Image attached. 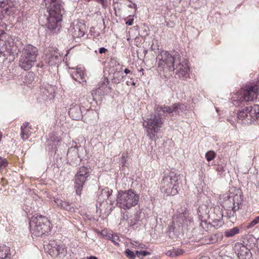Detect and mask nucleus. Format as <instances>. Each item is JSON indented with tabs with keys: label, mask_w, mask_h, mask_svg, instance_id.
<instances>
[{
	"label": "nucleus",
	"mask_w": 259,
	"mask_h": 259,
	"mask_svg": "<svg viewBox=\"0 0 259 259\" xmlns=\"http://www.w3.org/2000/svg\"><path fill=\"white\" fill-rule=\"evenodd\" d=\"M259 223V215L255 217L248 225L246 226L247 229H250Z\"/></svg>",
	"instance_id": "4c0bfd02"
},
{
	"label": "nucleus",
	"mask_w": 259,
	"mask_h": 259,
	"mask_svg": "<svg viewBox=\"0 0 259 259\" xmlns=\"http://www.w3.org/2000/svg\"><path fill=\"white\" fill-rule=\"evenodd\" d=\"M30 230L32 235L39 237L50 231V222L48 218L41 215L33 216L29 222Z\"/></svg>",
	"instance_id": "423d86ee"
},
{
	"label": "nucleus",
	"mask_w": 259,
	"mask_h": 259,
	"mask_svg": "<svg viewBox=\"0 0 259 259\" xmlns=\"http://www.w3.org/2000/svg\"><path fill=\"white\" fill-rule=\"evenodd\" d=\"M90 167L81 166L79 168L75 176L74 188L77 195H80L85 183L88 180L90 176Z\"/></svg>",
	"instance_id": "9d476101"
},
{
	"label": "nucleus",
	"mask_w": 259,
	"mask_h": 259,
	"mask_svg": "<svg viewBox=\"0 0 259 259\" xmlns=\"http://www.w3.org/2000/svg\"><path fill=\"white\" fill-rule=\"evenodd\" d=\"M99 51L100 54H103L105 53L107 51V50L104 47H101L99 48Z\"/></svg>",
	"instance_id": "c03bdc74"
},
{
	"label": "nucleus",
	"mask_w": 259,
	"mask_h": 259,
	"mask_svg": "<svg viewBox=\"0 0 259 259\" xmlns=\"http://www.w3.org/2000/svg\"><path fill=\"white\" fill-rule=\"evenodd\" d=\"M176 70V73L180 77L187 78L189 74L190 68L187 61L180 56L179 61L177 62L174 66V70Z\"/></svg>",
	"instance_id": "f8f14e48"
},
{
	"label": "nucleus",
	"mask_w": 259,
	"mask_h": 259,
	"mask_svg": "<svg viewBox=\"0 0 259 259\" xmlns=\"http://www.w3.org/2000/svg\"><path fill=\"white\" fill-rule=\"evenodd\" d=\"M38 55V51L36 47L30 44L26 45L22 52L19 66L25 70H29L36 62Z\"/></svg>",
	"instance_id": "39448f33"
},
{
	"label": "nucleus",
	"mask_w": 259,
	"mask_h": 259,
	"mask_svg": "<svg viewBox=\"0 0 259 259\" xmlns=\"http://www.w3.org/2000/svg\"><path fill=\"white\" fill-rule=\"evenodd\" d=\"M217 214L215 216V212L213 214H211L212 220H213V223H217V226H220L222 224V219L223 216V214L219 209H216Z\"/></svg>",
	"instance_id": "412c9836"
},
{
	"label": "nucleus",
	"mask_w": 259,
	"mask_h": 259,
	"mask_svg": "<svg viewBox=\"0 0 259 259\" xmlns=\"http://www.w3.org/2000/svg\"><path fill=\"white\" fill-rule=\"evenodd\" d=\"M87 259H98V258L95 256H90L87 257Z\"/></svg>",
	"instance_id": "603ef678"
},
{
	"label": "nucleus",
	"mask_w": 259,
	"mask_h": 259,
	"mask_svg": "<svg viewBox=\"0 0 259 259\" xmlns=\"http://www.w3.org/2000/svg\"><path fill=\"white\" fill-rule=\"evenodd\" d=\"M109 83V81L108 78L107 77H104L103 78V80L102 81V82L99 83L98 90H101L102 89L107 88V87H108V89H111V88L110 87L109 85H108Z\"/></svg>",
	"instance_id": "bb28decb"
},
{
	"label": "nucleus",
	"mask_w": 259,
	"mask_h": 259,
	"mask_svg": "<svg viewBox=\"0 0 259 259\" xmlns=\"http://www.w3.org/2000/svg\"><path fill=\"white\" fill-rule=\"evenodd\" d=\"M126 84H127V85H129V84H128V81H127V82H126Z\"/></svg>",
	"instance_id": "13d9d810"
},
{
	"label": "nucleus",
	"mask_w": 259,
	"mask_h": 259,
	"mask_svg": "<svg viewBox=\"0 0 259 259\" xmlns=\"http://www.w3.org/2000/svg\"><path fill=\"white\" fill-rule=\"evenodd\" d=\"M60 56L56 55L55 53L49 55L47 61L49 65H54L59 62Z\"/></svg>",
	"instance_id": "b1692460"
},
{
	"label": "nucleus",
	"mask_w": 259,
	"mask_h": 259,
	"mask_svg": "<svg viewBox=\"0 0 259 259\" xmlns=\"http://www.w3.org/2000/svg\"><path fill=\"white\" fill-rule=\"evenodd\" d=\"M132 85H135L136 83H135V82L133 81V82H132Z\"/></svg>",
	"instance_id": "4d7b16f0"
},
{
	"label": "nucleus",
	"mask_w": 259,
	"mask_h": 259,
	"mask_svg": "<svg viewBox=\"0 0 259 259\" xmlns=\"http://www.w3.org/2000/svg\"><path fill=\"white\" fill-rule=\"evenodd\" d=\"M233 249L239 258H240V256H243V255L251 252L250 249L244 244H235Z\"/></svg>",
	"instance_id": "aec40b11"
},
{
	"label": "nucleus",
	"mask_w": 259,
	"mask_h": 259,
	"mask_svg": "<svg viewBox=\"0 0 259 259\" xmlns=\"http://www.w3.org/2000/svg\"><path fill=\"white\" fill-rule=\"evenodd\" d=\"M121 162L122 163H124L125 162V158L124 156L123 155L122 156Z\"/></svg>",
	"instance_id": "864d4df0"
},
{
	"label": "nucleus",
	"mask_w": 259,
	"mask_h": 259,
	"mask_svg": "<svg viewBox=\"0 0 259 259\" xmlns=\"http://www.w3.org/2000/svg\"><path fill=\"white\" fill-rule=\"evenodd\" d=\"M139 246H140V247L141 248H145V247H146L145 245V244H144V243H142V244H139Z\"/></svg>",
	"instance_id": "5fc2aeb1"
},
{
	"label": "nucleus",
	"mask_w": 259,
	"mask_h": 259,
	"mask_svg": "<svg viewBox=\"0 0 259 259\" xmlns=\"http://www.w3.org/2000/svg\"><path fill=\"white\" fill-rule=\"evenodd\" d=\"M163 106L156 105L154 109L157 112V114L151 115L144 119L143 126L145 128L147 136L152 140H155V135L159 132L163 123L160 111L163 112Z\"/></svg>",
	"instance_id": "f03ea898"
},
{
	"label": "nucleus",
	"mask_w": 259,
	"mask_h": 259,
	"mask_svg": "<svg viewBox=\"0 0 259 259\" xmlns=\"http://www.w3.org/2000/svg\"><path fill=\"white\" fill-rule=\"evenodd\" d=\"M49 16L47 18L48 28L53 33L57 32L61 27L64 9L60 0H50L48 8Z\"/></svg>",
	"instance_id": "f257e3e1"
},
{
	"label": "nucleus",
	"mask_w": 259,
	"mask_h": 259,
	"mask_svg": "<svg viewBox=\"0 0 259 259\" xmlns=\"http://www.w3.org/2000/svg\"><path fill=\"white\" fill-rule=\"evenodd\" d=\"M125 254L130 259H135L136 258V254L129 249L125 250Z\"/></svg>",
	"instance_id": "e433bc0d"
},
{
	"label": "nucleus",
	"mask_w": 259,
	"mask_h": 259,
	"mask_svg": "<svg viewBox=\"0 0 259 259\" xmlns=\"http://www.w3.org/2000/svg\"><path fill=\"white\" fill-rule=\"evenodd\" d=\"M216 170L219 172H223L225 171L223 165H218L216 168Z\"/></svg>",
	"instance_id": "37998d69"
},
{
	"label": "nucleus",
	"mask_w": 259,
	"mask_h": 259,
	"mask_svg": "<svg viewBox=\"0 0 259 259\" xmlns=\"http://www.w3.org/2000/svg\"><path fill=\"white\" fill-rule=\"evenodd\" d=\"M203 224H204L206 225V222L202 221L201 223L200 224V226H201L202 228L204 229V227L203 226H204Z\"/></svg>",
	"instance_id": "8fccbe9b"
},
{
	"label": "nucleus",
	"mask_w": 259,
	"mask_h": 259,
	"mask_svg": "<svg viewBox=\"0 0 259 259\" xmlns=\"http://www.w3.org/2000/svg\"><path fill=\"white\" fill-rule=\"evenodd\" d=\"M35 74L32 72H29L25 76V81L26 83L32 84L35 81Z\"/></svg>",
	"instance_id": "a878e982"
},
{
	"label": "nucleus",
	"mask_w": 259,
	"mask_h": 259,
	"mask_svg": "<svg viewBox=\"0 0 259 259\" xmlns=\"http://www.w3.org/2000/svg\"><path fill=\"white\" fill-rule=\"evenodd\" d=\"M185 251L182 249H177L176 251H173L169 254V256L171 257L176 256L181 254H182Z\"/></svg>",
	"instance_id": "58836bf2"
},
{
	"label": "nucleus",
	"mask_w": 259,
	"mask_h": 259,
	"mask_svg": "<svg viewBox=\"0 0 259 259\" xmlns=\"http://www.w3.org/2000/svg\"><path fill=\"white\" fill-rule=\"evenodd\" d=\"M31 128H22L21 130V136L23 140L27 139L30 135Z\"/></svg>",
	"instance_id": "c85d7f7f"
},
{
	"label": "nucleus",
	"mask_w": 259,
	"mask_h": 259,
	"mask_svg": "<svg viewBox=\"0 0 259 259\" xmlns=\"http://www.w3.org/2000/svg\"><path fill=\"white\" fill-rule=\"evenodd\" d=\"M180 55L177 53H170L166 51L160 52L157 59L159 60L158 66L160 70L163 71H174V66L179 61Z\"/></svg>",
	"instance_id": "0eeeda50"
},
{
	"label": "nucleus",
	"mask_w": 259,
	"mask_h": 259,
	"mask_svg": "<svg viewBox=\"0 0 259 259\" xmlns=\"http://www.w3.org/2000/svg\"><path fill=\"white\" fill-rule=\"evenodd\" d=\"M54 201L57 206L62 210H66L69 212L73 213L75 212V208L71 206V204L69 202L63 201L59 198H54Z\"/></svg>",
	"instance_id": "a211bd4d"
},
{
	"label": "nucleus",
	"mask_w": 259,
	"mask_h": 259,
	"mask_svg": "<svg viewBox=\"0 0 259 259\" xmlns=\"http://www.w3.org/2000/svg\"><path fill=\"white\" fill-rule=\"evenodd\" d=\"M9 39L8 40V44L9 45V47L11 48L10 49L11 50V51L12 52V51H16V49H14L15 47L13 45V44L12 45H11L10 43L9 42V41L11 40H12V38L11 37V38H9Z\"/></svg>",
	"instance_id": "79ce46f5"
},
{
	"label": "nucleus",
	"mask_w": 259,
	"mask_h": 259,
	"mask_svg": "<svg viewBox=\"0 0 259 259\" xmlns=\"http://www.w3.org/2000/svg\"><path fill=\"white\" fill-rule=\"evenodd\" d=\"M124 72L125 74H128L131 72V70L127 68L124 69Z\"/></svg>",
	"instance_id": "3c124183"
},
{
	"label": "nucleus",
	"mask_w": 259,
	"mask_h": 259,
	"mask_svg": "<svg viewBox=\"0 0 259 259\" xmlns=\"http://www.w3.org/2000/svg\"><path fill=\"white\" fill-rule=\"evenodd\" d=\"M53 245L54 250H56L58 254L64 253L65 249L64 244H53Z\"/></svg>",
	"instance_id": "c756f323"
},
{
	"label": "nucleus",
	"mask_w": 259,
	"mask_h": 259,
	"mask_svg": "<svg viewBox=\"0 0 259 259\" xmlns=\"http://www.w3.org/2000/svg\"><path fill=\"white\" fill-rule=\"evenodd\" d=\"M237 119L244 125L251 124L256 119L259 118V105L245 107L240 110L237 113Z\"/></svg>",
	"instance_id": "6e6552de"
},
{
	"label": "nucleus",
	"mask_w": 259,
	"mask_h": 259,
	"mask_svg": "<svg viewBox=\"0 0 259 259\" xmlns=\"http://www.w3.org/2000/svg\"><path fill=\"white\" fill-rule=\"evenodd\" d=\"M182 176L177 175L173 171L165 175L162 181L163 187L165 188L164 192L168 195H175L178 193V189L181 183Z\"/></svg>",
	"instance_id": "1a4fd4ad"
},
{
	"label": "nucleus",
	"mask_w": 259,
	"mask_h": 259,
	"mask_svg": "<svg viewBox=\"0 0 259 259\" xmlns=\"http://www.w3.org/2000/svg\"><path fill=\"white\" fill-rule=\"evenodd\" d=\"M98 234H100L103 238L107 240H110L113 243H118V241H121L120 237L117 234H112L109 232L107 230H103L101 232L98 231Z\"/></svg>",
	"instance_id": "f3484780"
},
{
	"label": "nucleus",
	"mask_w": 259,
	"mask_h": 259,
	"mask_svg": "<svg viewBox=\"0 0 259 259\" xmlns=\"http://www.w3.org/2000/svg\"><path fill=\"white\" fill-rule=\"evenodd\" d=\"M55 91V87L47 83H44L40 87V94L45 100L53 99Z\"/></svg>",
	"instance_id": "4468645a"
},
{
	"label": "nucleus",
	"mask_w": 259,
	"mask_h": 259,
	"mask_svg": "<svg viewBox=\"0 0 259 259\" xmlns=\"http://www.w3.org/2000/svg\"><path fill=\"white\" fill-rule=\"evenodd\" d=\"M243 206V197L241 194L235 195L232 200L229 199L225 202V208L227 210L228 218H234L236 212L242 208Z\"/></svg>",
	"instance_id": "9b49d317"
},
{
	"label": "nucleus",
	"mask_w": 259,
	"mask_h": 259,
	"mask_svg": "<svg viewBox=\"0 0 259 259\" xmlns=\"http://www.w3.org/2000/svg\"><path fill=\"white\" fill-rule=\"evenodd\" d=\"M5 2L0 1V8L3 7V5H5ZM4 15L2 13V12L0 11V25L2 26L3 28H6L7 27V25L2 21V19L4 17Z\"/></svg>",
	"instance_id": "72a5a7b5"
},
{
	"label": "nucleus",
	"mask_w": 259,
	"mask_h": 259,
	"mask_svg": "<svg viewBox=\"0 0 259 259\" xmlns=\"http://www.w3.org/2000/svg\"><path fill=\"white\" fill-rule=\"evenodd\" d=\"M239 259H253L252 257V253L250 252L246 254V255H243V256H240Z\"/></svg>",
	"instance_id": "a19ab883"
},
{
	"label": "nucleus",
	"mask_w": 259,
	"mask_h": 259,
	"mask_svg": "<svg viewBox=\"0 0 259 259\" xmlns=\"http://www.w3.org/2000/svg\"><path fill=\"white\" fill-rule=\"evenodd\" d=\"M60 141V139L58 137L54 134L50 135L48 140V145H52V149L54 148V146L56 147L57 143Z\"/></svg>",
	"instance_id": "4be33fe9"
},
{
	"label": "nucleus",
	"mask_w": 259,
	"mask_h": 259,
	"mask_svg": "<svg viewBox=\"0 0 259 259\" xmlns=\"http://www.w3.org/2000/svg\"><path fill=\"white\" fill-rule=\"evenodd\" d=\"M70 116L75 120H79L83 118L81 107L78 105L72 104L69 110Z\"/></svg>",
	"instance_id": "2eb2a0df"
},
{
	"label": "nucleus",
	"mask_w": 259,
	"mask_h": 259,
	"mask_svg": "<svg viewBox=\"0 0 259 259\" xmlns=\"http://www.w3.org/2000/svg\"><path fill=\"white\" fill-rule=\"evenodd\" d=\"M102 195L104 197V199H109L110 201H111V193L110 191L108 189H104L102 191Z\"/></svg>",
	"instance_id": "f704fd0d"
},
{
	"label": "nucleus",
	"mask_w": 259,
	"mask_h": 259,
	"mask_svg": "<svg viewBox=\"0 0 259 259\" xmlns=\"http://www.w3.org/2000/svg\"><path fill=\"white\" fill-rule=\"evenodd\" d=\"M8 164L7 161L0 157V170L5 168Z\"/></svg>",
	"instance_id": "ea45409f"
},
{
	"label": "nucleus",
	"mask_w": 259,
	"mask_h": 259,
	"mask_svg": "<svg viewBox=\"0 0 259 259\" xmlns=\"http://www.w3.org/2000/svg\"><path fill=\"white\" fill-rule=\"evenodd\" d=\"M151 251L152 250L151 249H149V250H137L136 251V254L139 258H141V256H145L150 255L151 253Z\"/></svg>",
	"instance_id": "2f4dec72"
},
{
	"label": "nucleus",
	"mask_w": 259,
	"mask_h": 259,
	"mask_svg": "<svg viewBox=\"0 0 259 259\" xmlns=\"http://www.w3.org/2000/svg\"><path fill=\"white\" fill-rule=\"evenodd\" d=\"M133 21H134V19H130L129 20H128L126 22V24L128 25H132L133 24Z\"/></svg>",
	"instance_id": "49530a36"
},
{
	"label": "nucleus",
	"mask_w": 259,
	"mask_h": 259,
	"mask_svg": "<svg viewBox=\"0 0 259 259\" xmlns=\"http://www.w3.org/2000/svg\"><path fill=\"white\" fill-rule=\"evenodd\" d=\"M239 229L237 227H234L231 229H230L225 232V236L229 237H232L239 233Z\"/></svg>",
	"instance_id": "cd10ccee"
},
{
	"label": "nucleus",
	"mask_w": 259,
	"mask_h": 259,
	"mask_svg": "<svg viewBox=\"0 0 259 259\" xmlns=\"http://www.w3.org/2000/svg\"><path fill=\"white\" fill-rule=\"evenodd\" d=\"M218 259H234V258L229 256H226L223 258H222V257H219Z\"/></svg>",
	"instance_id": "09e8293b"
},
{
	"label": "nucleus",
	"mask_w": 259,
	"mask_h": 259,
	"mask_svg": "<svg viewBox=\"0 0 259 259\" xmlns=\"http://www.w3.org/2000/svg\"><path fill=\"white\" fill-rule=\"evenodd\" d=\"M181 104L180 103L172 104L171 106L164 105L163 107V113L164 115H169L173 116L174 115L179 114V110L181 109Z\"/></svg>",
	"instance_id": "dca6fc26"
},
{
	"label": "nucleus",
	"mask_w": 259,
	"mask_h": 259,
	"mask_svg": "<svg viewBox=\"0 0 259 259\" xmlns=\"http://www.w3.org/2000/svg\"><path fill=\"white\" fill-rule=\"evenodd\" d=\"M172 252H171L170 251H167V252L166 253V254H167V255H168V256H169V254L170 253H172Z\"/></svg>",
	"instance_id": "6e6d98bb"
},
{
	"label": "nucleus",
	"mask_w": 259,
	"mask_h": 259,
	"mask_svg": "<svg viewBox=\"0 0 259 259\" xmlns=\"http://www.w3.org/2000/svg\"><path fill=\"white\" fill-rule=\"evenodd\" d=\"M194 223L192 218L189 216L187 212L179 214L174 219L172 225L169 228V236L172 237L171 234H175L183 233L185 230L193 229Z\"/></svg>",
	"instance_id": "7ed1b4c3"
},
{
	"label": "nucleus",
	"mask_w": 259,
	"mask_h": 259,
	"mask_svg": "<svg viewBox=\"0 0 259 259\" xmlns=\"http://www.w3.org/2000/svg\"><path fill=\"white\" fill-rule=\"evenodd\" d=\"M4 28H3L0 25V51H3L7 49L9 50L6 41L1 38V37H3L2 35L4 34Z\"/></svg>",
	"instance_id": "393cba45"
},
{
	"label": "nucleus",
	"mask_w": 259,
	"mask_h": 259,
	"mask_svg": "<svg viewBox=\"0 0 259 259\" xmlns=\"http://www.w3.org/2000/svg\"><path fill=\"white\" fill-rule=\"evenodd\" d=\"M128 6H129L130 7H131V8H132V5H130Z\"/></svg>",
	"instance_id": "bf43d9fd"
},
{
	"label": "nucleus",
	"mask_w": 259,
	"mask_h": 259,
	"mask_svg": "<svg viewBox=\"0 0 259 259\" xmlns=\"http://www.w3.org/2000/svg\"><path fill=\"white\" fill-rule=\"evenodd\" d=\"M243 97L246 101L256 99L259 95V85H254L248 87L242 91Z\"/></svg>",
	"instance_id": "ddd939ff"
},
{
	"label": "nucleus",
	"mask_w": 259,
	"mask_h": 259,
	"mask_svg": "<svg viewBox=\"0 0 259 259\" xmlns=\"http://www.w3.org/2000/svg\"><path fill=\"white\" fill-rule=\"evenodd\" d=\"M139 198V195L132 189L120 190L118 193L116 201L119 207L126 209L136 206Z\"/></svg>",
	"instance_id": "20e7f679"
},
{
	"label": "nucleus",
	"mask_w": 259,
	"mask_h": 259,
	"mask_svg": "<svg viewBox=\"0 0 259 259\" xmlns=\"http://www.w3.org/2000/svg\"><path fill=\"white\" fill-rule=\"evenodd\" d=\"M45 251H47L50 254L52 255V253H54V249L53 244H42Z\"/></svg>",
	"instance_id": "7c9ffc66"
},
{
	"label": "nucleus",
	"mask_w": 259,
	"mask_h": 259,
	"mask_svg": "<svg viewBox=\"0 0 259 259\" xmlns=\"http://www.w3.org/2000/svg\"><path fill=\"white\" fill-rule=\"evenodd\" d=\"M91 114H94V112L92 111H89L86 113L84 116L85 117L90 116Z\"/></svg>",
	"instance_id": "de8ad7c7"
},
{
	"label": "nucleus",
	"mask_w": 259,
	"mask_h": 259,
	"mask_svg": "<svg viewBox=\"0 0 259 259\" xmlns=\"http://www.w3.org/2000/svg\"><path fill=\"white\" fill-rule=\"evenodd\" d=\"M123 77L124 75L123 73L121 71H115L113 73L111 79L113 82L115 83H119L121 82Z\"/></svg>",
	"instance_id": "5701e85b"
},
{
	"label": "nucleus",
	"mask_w": 259,
	"mask_h": 259,
	"mask_svg": "<svg viewBox=\"0 0 259 259\" xmlns=\"http://www.w3.org/2000/svg\"><path fill=\"white\" fill-rule=\"evenodd\" d=\"M73 77L74 79L80 82L81 81L79 80L78 79L80 78L82 81L84 78V75L82 73L80 72V71L76 70L74 74L73 75Z\"/></svg>",
	"instance_id": "473e14b6"
},
{
	"label": "nucleus",
	"mask_w": 259,
	"mask_h": 259,
	"mask_svg": "<svg viewBox=\"0 0 259 259\" xmlns=\"http://www.w3.org/2000/svg\"><path fill=\"white\" fill-rule=\"evenodd\" d=\"M216 154L212 151H209L205 154V157L208 161H210L214 159L215 157Z\"/></svg>",
	"instance_id": "c9c22d12"
},
{
	"label": "nucleus",
	"mask_w": 259,
	"mask_h": 259,
	"mask_svg": "<svg viewBox=\"0 0 259 259\" xmlns=\"http://www.w3.org/2000/svg\"><path fill=\"white\" fill-rule=\"evenodd\" d=\"M28 125H29V123L28 122H24L23 125L21 126V130L23 128H30V127L28 126Z\"/></svg>",
	"instance_id": "a18cd8bd"
},
{
	"label": "nucleus",
	"mask_w": 259,
	"mask_h": 259,
	"mask_svg": "<svg viewBox=\"0 0 259 259\" xmlns=\"http://www.w3.org/2000/svg\"><path fill=\"white\" fill-rule=\"evenodd\" d=\"M85 26L83 23L77 22L73 29L72 34L74 37L80 38L83 36L85 33Z\"/></svg>",
	"instance_id": "6ab92c4d"
}]
</instances>
